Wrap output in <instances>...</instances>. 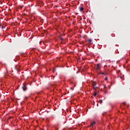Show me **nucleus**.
<instances>
[{
  "instance_id": "11",
  "label": "nucleus",
  "mask_w": 130,
  "mask_h": 130,
  "mask_svg": "<svg viewBox=\"0 0 130 130\" xmlns=\"http://www.w3.org/2000/svg\"><path fill=\"white\" fill-rule=\"evenodd\" d=\"M102 75H104L105 76V75H106V74H105L104 72H102L101 73H100Z\"/></svg>"
},
{
  "instance_id": "5",
  "label": "nucleus",
  "mask_w": 130,
  "mask_h": 130,
  "mask_svg": "<svg viewBox=\"0 0 130 130\" xmlns=\"http://www.w3.org/2000/svg\"><path fill=\"white\" fill-rule=\"evenodd\" d=\"M95 123H96V122L95 121H92L90 124V126H93V125H94V124H95Z\"/></svg>"
},
{
  "instance_id": "10",
  "label": "nucleus",
  "mask_w": 130,
  "mask_h": 130,
  "mask_svg": "<svg viewBox=\"0 0 130 130\" xmlns=\"http://www.w3.org/2000/svg\"><path fill=\"white\" fill-rule=\"evenodd\" d=\"M97 95V92H94V94H93V96L95 97Z\"/></svg>"
},
{
  "instance_id": "9",
  "label": "nucleus",
  "mask_w": 130,
  "mask_h": 130,
  "mask_svg": "<svg viewBox=\"0 0 130 130\" xmlns=\"http://www.w3.org/2000/svg\"><path fill=\"white\" fill-rule=\"evenodd\" d=\"M99 103H100L101 104H102V100H100V101H99Z\"/></svg>"
},
{
  "instance_id": "13",
  "label": "nucleus",
  "mask_w": 130,
  "mask_h": 130,
  "mask_svg": "<svg viewBox=\"0 0 130 130\" xmlns=\"http://www.w3.org/2000/svg\"><path fill=\"white\" fill-rule=\"evenodd\" d=\"M123 103L124 105H125V104H126V102H123Z\"/></svg>"
},
{
  "instance_id": "1",
  "label": "nucleus",
  "mask_w": 130,
  "mask_h": 130,
  "mask_svg": "<svg viewBox=\"0 0 130 130\" xmlns=\"http://www.w3.org/2000/svg\"><path fill=\"white\" fill-rule=\"evenodd\" d=\"M22 89H23V91H26L27 90V84L24 83L22 86Z\"/></svg>"
},
{
  "instance_id": "3",
  "label": "nucleus",
  "mask_w": 130,
  "mask_h": 130,
  "mask_svg": "<svg viewBox=\"0 0 130 130\" xmlns=\"http://www.w3.org/2000/svg\"><path fill=\"white\" fill-rule=\"evenodd\" d=\"M100 68H101L100 64H96V70H97V71H99V70H100Z\"/></svg>"
},
{
  "instance_id": "12",
  "label": "nucleus",
  "mask_w": 130,
  "mask_h": 130,
  "mask_svg": "<svg viewBox=\"0 0 130 130\" xmlns=\"http://www.w3.org/2000/svg\"><path fill=\"white\" fill-rule=\"evenodd\" d=\"M105 81H107V80H108L107 77H106V78H105Z\"/></svg>"
},
{
  "instance_id": "14",
  "label": "nucleus",
  "mask_w": 130,
  "mask_h": 130,
  "mask_svg": "<svg viewBox=\"0 0 130 130\" xmlns=\"http://www.w3.org/2000/svg\"><path fill=\"white\" fill-rule=\"evenodd\" d=\"M2 29H4V26H2Z\"/></svg>"
},
{
  "instance_id": "8",
  "label": "nucleus",
  "mask_w": 130,
  "mask_h": 130,
  "mask_svg": "<svg viewBox=\"0 0 130 130\" xmlns=\"http://www.w3.org/2000/svg\"><path fill=\"white\" fill-rule=\"evenodd\" d=\"M93 90H96V89H97V87L96 86H93Z\"/></svg>"
},
{
  "instance_id": "2",
  "label": "nucleus",
  "mask_w": 130,
  "mask_h": 130,
  "mask_svg": "<svg viewBox=\"0 0 130 130\" xmlns=\"http://www.w3.org/2000/svg\"><path fill=\"white\" fill-rule=\"evenodd\" d=\"M87 42L88 44H92V40H91V39L87 40Z\"/></svg>"
},
{
  "instance_id": "15",
  "label": "nucleus",
  "mask_w": 130,
  "mask_h": 130,
  "mask_svg": "<svg viewBox=\"0 0 130 130\" xmlns=\"http://www.w3.org/2000/svg\"><path fill=\"white\" fill-rule=\"evenodd\" d=\"M71 90H72V89H73V88H71Z\"/></svg>"
},
{
  "instance_id": "7",
  "label": "nucleus",
  "mask_w": 130,
  "mask_h": 130,
  "mask_svg": "<svg viewBox=\"0 0 130 130\" xmlns=\"http://www.w3.org/2000/svg\"><path fill=\"white\" fill-rule=\"evenodd\" d=\"M96 83L95 82H93L92 83V87H94V86H96Z\"/></svg>"
},
{
  "instance_id": "16",
  "label": "nucleus",
  "mask_w": 130,
  "mask_h": 130,
  "mask_svg": "<svg viewBox=\"0 0 130 130\" xmlns=\"http://www.w3.org/2000/svg\"><path fill=\"white\" fill-rule=\"evenodd\" d=\"M40 43H41V42H40Z\"/></svg>"
},
{
  "instance_id": "4",
  "label": "nucleus",
  "mask_w": 130,
  "mask_h": 130,
  "mask_svg": "<svg viewBox=\"0 0 130 130\" xmlns=\"http://www.w3.org/2000/svg\"><path fill=\"white\" fill-rule=\"evenodd\" d=\"M79 9L80 12H83V11H84V8L83 7H79Z\"/></svg>"
},
{
  "instance_id": "6",
  "label": "nucleus",
  "mask_w": 130,
  "mask_h": 130,
  "mask_svg": "<svg viewBox=\"0 0 130 130\" xmlns=\"http://www.w3.org/2000/svg\"><path fill=\"white\" fill-rule=\"evenodd\" d=\"M59 38L60 39V40H61V41H63V38H62V37H61V36H60L59 37Z\"/></svg>"
}]
</instances>
